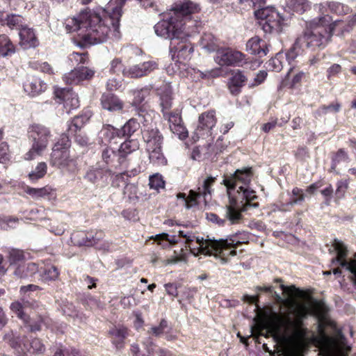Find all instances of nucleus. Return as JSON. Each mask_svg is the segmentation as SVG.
Instances as JSON below:
<instances>
[{
  "label": "nucleus",
  "instance_id": "f257e3e1",
  "mask_svg": "<svg viewBox=\"0 0 356 356\" xmlns=\"http://www.w3.org/2000/svg\"><path fill=\"white\" fill-rule=\"evenodd\" d=\"M112 13H102L96 11H83L76 17H73L67 28L70 31H77L81 40L78 45L82 48L102 44L112 38L118 40L121 37L120 21L122 17V6H116Z\"/></svg>",
  "mask_w": 356,
  "mask_h": 356
},
{
  "label": "nucleus",
  "instance_id": "f03ea898",
  "mask_svg": "<svg viewBox=\"0 0 356 356\" xmlns=\"http://www.w3.org/2000/svg\"><path fill=\"white\" fill-rule=\"evenodd\" d=\"M270 293L277 303L284 304L288 309L284 312L275 311L271 305L265 309L264 315L268 318L271 328L276 332L283 330L294 339H304L308 332L303 323V321L308 316L307 307L290 303L287 299L283 298L273 290Z\"/></svg>",
  "mask_w": 356,
  "mask_h": 356
},
{
  "label": "nucleus",
  "instance_id": "7ed1b4c3",
  "mask_svg": "<svg viewBox=\"0 0 356 356\" xmlns=\"http://www.w3.org/2000/svg\"><path fill=\"white\" fill-rule=\"evenodd\" d=\"M200 10L199 5L189 0L176 3L166 19L155 24L156 34L170 41L176 38H182L187 22L191 19V15Z\"/></svg>",
  "mask_w": 356,
  "mask_h": 356
},
{
  "label": "nucleus",
  "instance_id": "20e7f679",
  "mask_svg": "<svg viewBox=\"0 0 356 356\" xmlns=\"http://www.w3.org/2000/svg\"><path fill=\"white\" fill-rule=\"evenodd\" d=\"M179 236L183 237L186 239L185 243L188 245V248L192 249L191 243L196 241V243L198 245L197 248L198 252L204 254H211L214 252L216 254H219L220 255V261L222 264H226L227 262V257H234L236 255V251L235 248L236 246L241 243V241L230 238L229 239H211L199 236H195V234L191 232H185L183 230L177 231Z\"/></svg>",
  "mask_w": 356,
  "mask_h": 356
},
{
  "label": "nucleus",
  "instance_id": "39448f33",
  "mask_svg": "<svg viewBox=\"0 0 356 356\" xmlns=\"http://www.w3.org/2000/svg\"><path fill=\"white\" fill-rule=\"evenodd\" d=\"M332 17L320 16L306 23L303 34L298 38V43H302L312 51L323 49L330 42L333 32L329 24Z\"/></svg>",
  "mask_w": 356,
  "mask_h": 356
},
{
  "label": "nucleus",
  "instance_id": "423d86ee",
  "mask_svg": "<svg viewBox=\"0 0 356 356\" xmlns=\"http://www.w3.org/2000/svg\"><path fill=\"white\" fill-rule=\"evenodd\" d=\"M29 138L32 141L30 150L25 154V159L32 160L42 154L47 148L51 137L50 130L41 124H33L29 128Z\"/></svg>",
  "mask_w": 356,
  "mask_h": 356
},
{
  "label": "nucleus",
  "instance_id": "0eeeda50",
  "mask_svg": "<svg viewBox=\"0 0 356 356\" xmlns=\"http://www.w3.org/2000/svg\"><path fill=\"white\" fill-rule=\"evenodd\" d=\"M253 176L252 167H243L236 170L234 173L225 177L222 184L227 187L229 196L231 191L235 190L238 186L248 187Z\"/></svg>",
  "mask_w": 356,
  "mask_h": 356
},
{
  "label": "nucleus",
  "instance_id": "6e6552de",
  "mask_svg": "<svg viewBox=\"0 0 356 356\" xmlns=\"http://www.w3.org/2000/svg\"><path fill=\"white\" fill-rule=\"evenodd\" d=\"M70 141L67 136H63L53 147L50 164L59 168L67 167L72 161L70 156Z\"/></svg>",
  "mask_w": 356,
  "mask_h": 356
},
{
  "label": "nucleus",
  "instance_id": "1a4fd4ad",
  "mask_svg": "<svg viewBox=\"0 0 356 356\" xmlns=\"http://www.w3.org/2000/svg\"><path fill=\"white\" fill-rule=\"evenodd\" d=\"M216 178L209 176L205 179L201 186L197 187V191L191 190L189 195L186 197L185 193L177 194L178 199H182L186 209H189L197 204V199L202 196L207 202V197L211 195V188L216 181Z\"/></svg>",
  "mask_w": 356,
  "mask_h": 356
},
{
  "label": "nucleus",
  "instance_id": "9d476101",
  "mask_svg": "<svg viewBox=\"0 0 356 356\" xmlns=\"http://www.w3.org/2000/svg\"><path fill=\"white\" fill-rule=\"evenodd\" d=\"M332 245L337 252V257L332 259V264H339L341 267L345 268L352 273L350 280L356 285V261H346L345 258L347 256V248L344 244L339 239L335 238L333 241Z\"/></svg>",
  "mask_w": 356,
  "mask_h": 356
},
{
  "label": "nucleus",
  "instance_id": "9b49d317",
  "mask_svg": "<svg viewBox=\"0 0 356 356\" xmlns=\"http://www.w3.org/2000/svg\"><path fill=\"white\" fill-rule=\"evenodd\" d=\"M186 35L187 33L184 31L182 38H176L170 43V51L172 58L176 55L179 62L190 60L194 51L193 46L188 42Z\"/></svg>",
  "mask_w": 356,
  "mask_h": 356
},
{
  "label": "nucleus",
  "instance_id": "f8f14e48",
  "mask_svg": "<svg viewBox=\"0 0 356 356\" xmlns=\"http://www.w3.org/2000/svg\"><path fill=\"white\" fill-rule=\"evenodd\" d=\"M138 118H132L129 120L120 129V135L122 137H131L140 127V123L145 127L151 120V116L143 107L136 108Z\"/></svg>",
  "mask_w": 356,
  "mask_h": 356
},
{
  "label": "nucleus",
  "instance_id": "ddd939ff",
  "mask_svg": "<svg viewBox=\"0 0 356 356\" xmlns=\"http://www.w3.org/2000/svg\"><path fill=\"white\" fill-rule=\"evenodd\" d=\"M245 55L238 51L232 49H220L218 50L215 60L222 66H239L243 63Z\"/></svg>",
  "mask_w": 356,
  "mask_h": 356
},
{
  "label": "nucleus",
  "instance_id": "4468645a",
  "mask_svg": "<svg viewBox=\"0 0 356 356\" xmlns=\"http://www.w3.org/2000/svg\"><path fill=\"white\" fill-rule=\"evenodd\" d=\"M54 95L58 104H63L67 113H70L79 106L77 94L70 88H56Z\"/></svg>",
  "mask_w": 356,
  "mask_h": 356
},
{
  "label": "nucleus",
  "instance_id": "2eb2a0df",
  "mask_svg": "<svg viewBox=\"0 0 356 356\" xmlns=\"http://www.w3.org/2000/svg\"><path fill=\"white\" fill-rule=\"evenodd\" d=\"M104 236L102 231L77 232L72 234L71 239L75 245L91 247L97 245Z\"/></svg>",
  "mask_w": 356,
  "mask_h": 356
},
{
  "label": "nucleus",
  "instance_id": "dca6fc26",
  "mask_svg": "<svg viewBox=\"0 0 356 356\" xmlns=\"http://www.w3.org/2000/svg\"><path fill=\"white\" fill-rule=\"evenodd\" d=\"M216 121L213 111L202 113L199 116L195 134L198 138L211 136L212 129L215 127Z\"/></svg>",
  "mask_w": 356,
  "mask_h": 356
},
{
  "label": "nucleus",
  "instance_id": "f3484780",
  "mask_svg": "<svg viewBox=\"0 0 356 356\" xmlns=\"http://www.w3.org/2000/svg\"><path fill=\"white\" fill-rule=\"evenodd\" d=\"M158 68V64L156 61L149 60L143 63L134 65L123 70V75L129 78H141L147 76L152 72Z\"/></svg>",
  "mask_w": 356,
  "mask_h": 356
},
{
  "label": "nucleus",
  "instance_id": "a211bd4d",
  "mask_svg": "<svg viewBox=\"0 0 356 356\" xmlns=\"http://www.w3.org/2000/svg\"><path fill=\"white\" fill-rule=\"evenodd\" d=\"M163 118L168 120L170 131L179 138L188 136V131L184 125L181 115L177 111L164 112Z\"/></svg>",
  "mask_w": 356,
  "mask_h": 356
},
{
  "label": "nucleus",
  "instance_id": "6ab92c4d",
  "mask_svg": "<svg viewBox=\"0 0 356 356\" xmlns=\"http://www.w3.org/2000/svg\"><path fill=\"white\" fill-rule=\"evenodd\" d=\"M95 74V70L87 67H78L63 76L64 81L70 85H76L83 80L90 79Z\"/></svg>",
  "mask_w": 356,
  "mask_h": 356
},
{
  "label": "nucleus",
  "instance_id": "aec40b11",
  "mask_svg": "<svg viewBox=\"0 0 356 356\" xmlns=\"http://www.w3.org/2000/svg\"><path fill=\"white\" fill-rule=\"evenodd\" d=\"M242 206L234 198H229V204L225 207V219L229 225H236L243 220Z\"/></svg>",
  "mask_w": 356,
  "mask_h": 356
},
{
  "label": "nucleus",
  "instance_id": "412c9836",
  "mask_svg": "<svg viewBox=\"0 0 356 356\" xmlns=\"http://www.w3.org/2000/svg\"><path fill=\"white\" fill-rule=\"evenodd\" d=\"M24 92L30 97H34L44 92L47 89L46 83L35 76H29L23 85Z\"/></svg>",
  "mask_w": 356,
  "mask_h": 356
},
{
  "label": "nucleus",
  "instance_id": "4be33fe9",
  "mask_svg": "<svg viewBox=\"0 0 356 356\" xmlns=\"http://www.w3.org/2000/svg\"><path fill=\"white\" fill-rule=\"evenodd\" d=\"M268 44L258 36L251 38L246 43V51L259 58L267 55L269 51Z\"/></svg>",
  "mask_w": 356,
  "mask_h": 356
},
{
  "label": "nucleus",
  "instance_id": "5701e85b",
  "mask_svg": "<svg viewBox=\"0 0 356 356\" xmlns=\"http://www.w3.org/2000/svg\"><path fill=\"white\" fill-rule=\"evenodd\" d=\"M139 149V143L135 139L126 140L122 143L118 150V165H122L128 168L126 164L127 156L134 152Z\"/></svg>",
  "mask_w": 356,
  "mask_h": 356
},
{
  "label": "nucleus",
  "instance_id": "b1692460",
  "mask_svg": "<svg viewBox=\"0 0 356 356\" xmlns=\"http://www.w3.org/2000/svg\"><path fill=\"white\" fill-rule=\"evenodd\" d=\"M19 45L24 49L35 48L39 45V40L35 33V31L26 26L22 27L19 32Z\"/></svg>",
  "mask_w": 356,
  "mask_h": 356
},
{
  "label": "nucleus",
  "instance_id": "393cba45",
  "mask_svg": "<svg viewBox=\"0 0 356 356\" xmlns=\"http://www.w3.org/2000/svg\"><path fill=\"white\" fill-rule=\"evenodd\" d=\"M238 195H241V205L242 206V211H248L251 208H257L259 207L258 202H253L257 199L255 191L250 190L248 187L238 186L237 190Z\"/></svg>",
  "mask_w": 356,
  "mask_h": 356
},
{
  "label": "nucleus",
  "instance_id": "a878e982",
  "mask_svg": "<svg viewBox=\"0 0 356 356\" xmlns=\"http://www.w3.org/2000/svg\"><path fill=\"white\" fill-rule=\"evenodd\" d=\"M147 124V123H145ZM143 138L147 144V148L161 145L163 136L157 128L147 127L146 124L142 130Z\"/></svg>",
  "mask_w": 356,
  "mask_h": 356
},
{
  "label": "nucleus",
  "instance_id": "bb28decb",
  "mask_svg": "<svg viewBox=\"0 0 356 356\" xmlns=\"http://www.w3.org/2000/svg\"><path fill=\"white\" fill-rule=\"evenodd\" d=\"M248 80L247 76L241 70L232 72V76L228 81V88L232 95L237 96Z\"/></svg>",
  "mask_w": 356,
  "mask_h": 356
},
{
  "label": "nucleus",
  "instance_id": "cd10ccee",
  "mask_svg": "<svg viewBox=\"0 0 356 356\" xmlns=\"http://www.w3.org/2000/svg\"><path fill=\"white\" fill-rule=\"evenodd\" d=\"M111 176V171L99 168H91L88 169L84 175V179L92 184L102 182L105 184Z\"/></svg>",
  "mask_w": 356,
  "mask_h": 356
},
{
  "label": "nucleus",
  "instance_id": "c85d7f7f",
  "mask_svg": "<svg viewBox=\"0 0 356 356\" xmlns=\"http://www.w3.org/2000/svg\"><path fill=\"white\" fill-rule=\"evenodd\" d=\"M100 100L102 108L111 112L120 111L124 106L123 102L112 93L103 94Z\"/></svg>",
  "mask_w": 356,
  "mask_h": 356
},
{
  "label": "nucleus",
  "instance_id": "c756f323",
  "mask_svg": "<svg viewBox=\"0 0 356 356\" xmlns=\"http://www.w3.org/2000/svg\"><path fill=\"white\" fill-rule=\"evenodd\" d=\"M108 335L112 343L116 348L120 349L123 347L124 339L128 336L127 329L123 325H114L109 329Z\"/></svg>",
  "mask_w": 356,
  "mask_h": 356
},
{
  "label": "nucleus",
  "instance_id": "7c9ffc66",
  "mask_svg": "<svg viewBox=\"0 0 356 356\" xmlns=\"http://www.w3.org/2000/svg\"><path fill=\"white\" fill-rule=\"evenodd\" d=\"M332 27V31L334 33L337 32V35L340 37H343L346 34L350 33L353 28L356 26V22L351 15L348 16L346 22L340 20H336L332 24H329Z\"/></svg>",
  "mask_w": 356,
  "mask_h": 356
},
{
  "label": "nucleus",
  "instance_id": "2f4dec72",
  "mask_svg": "<svg viewBox=\"0 0 356 356\" xmlns=\"http://www.w3.org/2000/svg\"><path fill=\"white\" fill-rule=\"evenodd\" d=\"M308 0H285L284 9L289 13H297L302 14L310 8Z\"/></svg>",
  "mask_w": 356,
  "mask_h": 356
},
{
  "label": "nucleus",
  "instance_id": "473e14b6",
  "mask_svg": "<svg viewBox=\"0 0 356 356\" xmlns=\"http://www.w3.org/2000/svg\"><path fill=\"white\" fill-rule=\"evenodd\" d=\"M38 270V264L30 262L26 264L19 265L15 270L14 274L19 278H27L35 275Z\"/></svg>",
  "mask_w": 356,
  "mask_h": 356
},
{
  "label": "nucleus",
  "instance_id": "72a5a7b5",
  "mask_svg": "<svg viewBox=\"0 0 356 356\" xmlns=\"http://www.w3.org/2000/svg\"><path fill=\"white\" fill-rule=\"evenodd\" d=\"M149 153V159L151 163L158 166H163L167 164V159L164 156L161 145L154 146L152 148H147Z\"/></svg>",
  "mask_w": 356,
  "mask_h": 356
},
{
  "label": "nucleus",
  "instance_id": "f704fd0d",
  "mask_svg": "<svg viewBox=\"0 0 356 356\" xmlns=\"http://www.w3.org/2000/svg\"><path fill=\"white\" fill-rule=\"evenodd\" d=\"M200 45L208 52H214L220 50L218 40L211 33H204L200 40Z\"/></svg>",
  "mask_w": 356,
  "mask_h": 356
},
{
  "label": "nucleus",
  "instance_id": "c9c22d12",
  "mask_svg": "<svg viewBox=\"0 0 356 356\" xmlns=\"http://www.w3.org/2000/svg\"><path fill=\"white\" fill-rule=\"evenodd\" d=\"M15 52V47L6 35H0V56L7 57Z\"/></svg>",
  "mask_w": 356,
  "mask_h": 356
},
{
  "label": "nucleus",
  "instance_id": "e433bc0d",
  "mask_svg": "<svg viewBox=\"0 0 356 356\" xmlns=\"http://www.w3.org/2000/svg\"><path fill=\"white\" fill-rule=\"evenodd\" d=\"M90 115L86 114L77 115L73 118L70 124L68 125V132L70 134L81 132V129L89 120Z\"/></svg>",
  "mask_w": 356,
  "mask_h": 356
},
{
  "label": "nucleus",
  "instance_id": "4c0bfd02",
  "mask_svg": "<svg viewBox=\"0 0 356 356\" xmlns=\"http://www.w3.org/2000/svg\"><path fill=\"white\" fill-rule=\"evenodd\" d=\"M99 134L102 139L108 142H110L116 137L121 138V136L120 135V129H115L111 124L103 125Z\"/></svg>",
  "mask_w": 356,
  "mask_h": 356
},
{
  "label": "nucleus",
  "instance_id": "58836bf2",
  "mask_svg": "<svg viewBox=\"0 0 356 356\" xmlns=\"http://www.w3.org/2000/svg\"><path fill=\"white\" fill-rule=\"evenodd\" d=\"M350 160L348 153L343 149H339L332 156V171H335L338 165L341 163H348Z\"/></svg>",
  "mask_w": 356,
  "mask_h": 356
},
{
  "label": "nucleus",
  "instance_id": "ea45409f",
  "mask_svg": "<svg viewBox=\"0 0 356 356\" xmlns=\"http://www.w3.org/2000/svg\"><path fill=\"white\" fill-rule=\"evenodd\" d=\"M27 302L22 303L19 301L14 302L10 305V309L15 313L17 316L22 319L24 323L29 322L30 316L24 312V308Z\"/></svg>",
  "mask_w": 356,
  "mask_h": 356
},
{
  "label": "nucleus",
  "instance_id": "a19ab883",
  "mask_svg": "<svg viewBox=\"0 0 356 356\" xmlns=\"http://www.w3.org/2000/svg\"><path fill=\"white\" fill-rule=\"evenodd\" d=\"M327 5L329 11L337 15H346L350 12L349 6L337 1H327Z\"/></svg>",
  "mask_w": 356,
  "mask_h": 356
},
{
  "label": "nucleus",
  "instance_id": "79ce46f5",
  "mask_svg": "<svg viewBox=\"0 0 356 356\" xmlns=\"http://www.w3.org/2000/svg\"><path fill=\"white\" fill-rule=\"evenodd\" d=\"M4 22L11 29L20 31V29L24 26L23 25V17L18 15H8L6 18L4 19Z\"/></svg>",
  "mask_w": 356,
  "mask_h": 356
},
{
  "label": "nucleus",
  "instance_id": "37998d69",
  "mask_svg": "<svg viewBox=\"0 0 356 356\" xmlns=\"http://www.w3.org/2000/svg\"><path fill=\"white\" fill-rule=\"evenodd\" d=\"M24 348H22V352H29L30 353H41L44 351V346L39 339H33L29 346L24 344Z\"/></svg>",
  "mask_w": 356,
  "mask_h": 356
},
{
  "label": "nucleus",
  "instance_id": "c03bdc74",
  "mask_svg": "<svg viewBox=\"0 0 356 356\" xmlns=\"http://www.w3.org/2000/svg\"><path fill=\"white\" fill-rule=\"evenodd\" d=\"M305 198L303 190L298 187L293 188L289 202L286 204L288 206H293L295 204H301Z\"/></svg>",
  "mask_w": 356,
  "mask_h": 356
},
{
  "label": "nucleus",
  "instance_id": "a18cd8bd",
  "mask_svg": "<svg viewBox=\"0 0 356 356\" xmlns=\"http://www.w3.org/2000/svg\"><path fill=\"white\" fill-rule=\"evenodd\" d=\"M47 168V164L44 162H40L37 165L35 170L29 174V177L32 181H37L45 175Z\"/></svg>",
  "mask_w": 356,
  "mask_h": 356
},
{
  "label": "nucleus",
  "instance_id": "49530a36",
  "mask_svg": "<svg viewBox=\"0 0 356 356\" xmlns=\"http://www.w3.org/2000/svg\"><path fill=\"white\" fill-rule=\"evenodd\" d=\"M149 95V89L143 88L140 90H136L133 92L134 99L132 105L137 107L143 102L145 97Z\"/></svg>",
  "mask_w": 356,
  "mask_h": 356
},
{
  "label": "nucleus",
  "instance_id": "de8ad7c7",
  "mask_svg": "<svg viewBox=\"0 0 356 356\" xmlns=\"http://www.w3.org/2000/svg\"><path fill=\"white\" fill-rule=\"evenodd\" d=\"M102 158L106 164L117 166L114 162L115 159H118V152L114 151L112 148L109 147H105L102 150Z\"/></svg>",
  "mask_w": 356,
  "mask_h": 356
},
{
  "label": "nucleus",
  "instance_id": "09e8293b",
  "mask_svg": "<svg viewBox=\"0 0 356 356\" xmlns=\"http://www.w3.org/2000/svg\"><path fill=\"white\" fill-rule=\"evenodd\" d=\"M303 45L302 43H298V38L296 39L293 45L289 49V50L286 53V60L289 63V65H291V63L295 60V59L298 57L300 50V46Z\"/></svg>",
  "mask_w": 356,
  "mask_h": 356
},
{
  "label": "nucleus",
  "instance_id": "8fccbe9b",
  "mask_svg": "<svg viewBox=\"0 0 356 356\" xmlns=\"http://www.w3.org/2000/svg\"><path fill=\"white\" fill-rule=\"evenodd\" d=\"M340 108L341 104L338 102H336L335 104H331L327 106L323 105L315 111V117L317 118L321 115H325L329 111L337 113L339 111Z\"/></svg>",
  "mask_w": 356,
  "mask_h": 356
},
{
  "label": "nucleus",
  "instance_id": "3c124183",
  "mask_svg": "<svg viewBox=\"0 0 356 356\" xmlns=\"http://www.w3.org/2000/svg\"><path fill=\"white\" fill-rule=\"evenodd\" d=\"M59 272L54 266L46 268L42 273V278L46 281L55 280L58 277Z\"/></svg>",
  "mask_w": 356,
  "mask_h": 356
},
{
  "label": "nucleus",
  "instance_id": "603ef678",
  "mask_svg": "<svg viewBox=\"0 0 356 356\" xmlns=\"http://www.w3.org/2000/svg\"><path fill=\"white\" fill-rule=\"evenodd\" d=\"M283 56L281 54H277L275 58H271L268 61V67L275 72H280L283 68V63L282 61Z\"/></svg>",
  "mask_w": 356,
  "mask_h": 356
},
{
  "label": "nucleus",
  "instance_id": "864d4df0",
  "mask_svg": "<svg viewBox=\"0 0 356 356\" xmlns=\"http://www.w3.org/2000/svg\"><path fill=\"white\" fill-rule=\"evenodd\" d=\"M25 192L33 198L43 197L49 194L46 188H35L31 187H26Z\"/></svg>",
  "mask_w": 356,
  "mask_h": 356
},
{
  "label": "nucleus",
  "instance_id": "5fc2aeb1",
  "mask_svg": "<svg viewBox=\"0 0 356 356\" xmlns=\"http://www.w3.org/2000/svg\"><path fill=\"white\" fill-rule=\"evenodd\" d=\"M43 323V318L41 316H38L35 319L30 318L29 322L24 323L29 331L37 332L41 330V325Z\"/></svg>",
  "mask_w": 356,
  "mask_h": 356
},
{
  "label": "nucleus",
  "instance_id": "6e6d98bb",
  "mask_svg": "<svg viewBox=\"0 0 356 356\" xmlns=\"http://www.w3.org/2000/svg\"><path fill=\"white\" fill-rule=\"evenodd\" d=\"M149 185L151 188L159 190L165 186V181H163L161 175L158 174L150 176Z\"/></svg>",
  "mask_w": 356,
  "mask_h": 356
},
{
  "label": "nucleus",
  "instance_id": "4d7b16f0",
  "mask_svg": "<svg viewBox=\"0 0 356 356\" xmlns=\"http://www.w3.org/2000/svg\"><path fill=\"white\" fill-rule=\"evenodd\" d=\"M168 322L165 319H162L158 326L152 327L149 333H152L155 337H160L163 332L165 329L168 327Z\"/></svg>",
  "mask_w": 356,
  "mask_h": 356
},
{
  "label": "nucleus",
  "instance_id": "13d9d810",
  "mask_svg": "<svg viewBox=\"0 0 356 356\" xmlns=\"http://www.w3.org/2000/svg\"><path fill=\"white\" fill-rule=\"evenodd\" d=\"M172 97L168 95H164L161 97L160 105L162 108L163 115L164 112H169L168 110L172 107Z\"/></svg>",
  "mask_w": 356,
  "mask_h": 356
},
{
  "label": "nucleus",
  "instance_id": "bf43d9fd",
  "mask_svg": "<svg viewBox=\"0 0 356 356\" xmlns=\"http://www.w3.org/2000/svg\"><path fill=\"white\" fill-rule=\"evenodd\" d=\"M75 137L76 143L81 147H87L90 144L89 138L81 132H76L73 134Z\"/></svg>",
  "mask_w": 356,
  "mask_h": 356
},
{
  "label": "nucleus",
  "instance_id": "052dcab7",
  "mask_svg": "<svg viewBox=\"0 0 356 356\" xmlns=\"http://www.w3.org/2000/svg\"><path fill=\"white\" fill-rule=\"evenodd\" d=\"M124 69L126 68L124 67L120 58H115L111 61L110 70L113 73L118 74L121 72L123 73Z\"/></svg>",
  "mask_w": 356,
  "mask_h": 356
},
{
  "label": "nucleus",
  "instance_id": "680f3d73",
  "mask_svg": "<svg viewBox=\"0 0 356 356\" xmlns=\"http://www.w3.org/2000/svg\"><path fill=\"white\" fill-rule=\"evenodd\" d=\"M207 219L213 223H215L219 226H224L226 224V220L225 218H220L217 214L213 213H207Z\"/></svg>",
  "mask_w": 356,
  "mask_h": 356
},
{
  "label": "nucleus",
  "instance_id": "e2e57ef3",
  "mask_svg": "<svg viewBox=\"0 0 356 356\" xmlns=\"http://www.w3.org/2000/svg\"><path fill=\"white\" fill-rule=\"evenodd\" d=\"M9 160L8 146L5 143H0V163H6Z\"/></svg>",
  "mask_w": 356,
  "mask_h": 356
},
{
  "label": "nucleus",
  "instance_id": "0e129e2a",
  "mask_svg": "<svg viewBox=\"0 0 356 356\" xmlns=\"http://www.w3.org/2000/svg\"><path fill=\"white\" fill-rule=\"evenodd\" d=\"M267 76V72L264 70L259 71L255 78L254 79V82L250 85V88L257 86L260 85L264 82V81L266 79Z\"/></svg>",
  "mask_w": 356,
  "mask_h": 356
},
{
  "label": "nucleus",
  "instance_id": "69168bd1",
  "mask_svg": "<svg viewBox=\"0 0 356 356\" xmlns=\"http://www.w3.org/2000/svg\"><path fill=\"white\" fill-rule=\"evenodd\" d=\"M71 59L75 60L79 64H84L88 60L87 53H76L73 52L71 55Z\"/></svg>",
  "mask_w": 356,
  "mask_h": 356
},
{
  "label": "nucleus",
  "instance_id": "338daca9",
  "mask_svg": "<svg viewBox=\"0 0 356 356\" xmlns=\"http://www.w3.org/2000/svg\"><path fill=\"white\" fill-rule=\"evenodd\" d=\"M348 188V184L346 181H339L337 182V188L336 190V195L337 197L341 198L343 196L346 189Z\"/></svg>",
  "mask_w": 356,
  "mask_h": 356
},
{
  "label": "nucleus",
  "instance_id": "774afa93",
  "mask_svg": "<svg viewBox=\"0 0 356 356\" xmlns=\"http://www.w3.org/2000/svg\"><path fill=\"white\" fill-rule=\"evenodd\" d=\"M62 310L64 314L69 316H73L76 314L75 307L72 303L67 302L66 305H64Z\"/></svg>",
  "mask_w": 356,
  "mask_h": 356
}]
</instances>
